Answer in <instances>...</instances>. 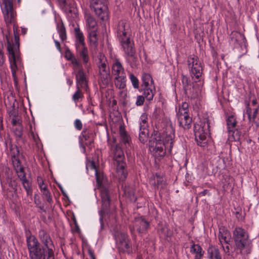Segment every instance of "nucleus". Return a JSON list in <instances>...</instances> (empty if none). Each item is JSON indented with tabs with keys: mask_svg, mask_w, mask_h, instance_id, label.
<instances>
[{
	"mask_svg": "<svg viewBox=\"0 0 259 259\" xmlns=\"http://www.w3.org/2000/svg\"><path fill=\"white\" fill-rule=\"evenodd\" d=\"M1 6L4 21L9 33L11 30V25H13V26L14 40L10 41L8 35H6L7 40V49L12 77L15 85L17 88L18 79L16 76V72L17 71H22L23 64L19 48V37L17 32L18 26L16 24L17 14L13 8L12 0H2Z\"/></svg>",
	"mask_w": 259,
	"mask_h": 259,
	"instance_id": "obj_1",
	"label": "nucleus"
},
{
	"mask_svg": "<svg viewBox=\"0 0 259 259\" xmlns=\"http://www.w3.org/2000/svg\"><path fill=\"white\" fill-rule=\"evenodd\" d=\"M175 138V130L171 126L167 127L166 131L161 135L160 133L154 132L149 141V147L156 156L163 157L166 151L170 152L173 147Z\"/></svg>",
	"mask_w": 259,
	"mask_h": 259,
	"instance_id": "obj_2",
	"label": "nucleus"
},
{
	"mask_svg": "<svg viewBox=\"0 0 259 259\" xmlns=\"http://www.w3.org/2000/svg\"><path fill=\"white\" fill-rule=\"evenodd\" d=\"M96 182L98 189L100 191V195L102 203L101 210L99 211L100 215V221L102 223L103 219V215L108 212L110 204V197L113 193L112 187L106 183V179L103 175L98 170L95 173Z\"/></svg>",
	"mask_w": 259,
	"mask_h": 259,
	"instance_id": "obj_3",
	"label": "nucleus"
},
{
	"mask_svg": "<svg viewBox=\"0 0 259 259\" xmlns=\"http://www.w3.org/2000/svg\"><path fill=\"white\" fill-rule=\"evenodd\" d=\"M188 66L189 69L190 74L192 78L195 82L193 83V91H191V96L193 98L198 97L202 89L201 84H198L202 74V66L201 62L198 58L193 55L189 56L187 60Z\"/></svg>",
	"mask_w": 259,
	"mask_h": 259,
	"instance_id": "obj_4",
	"label": "nucleus"
},
{
	"mask_svg": "<svg viewBox=\"0 0 259 259\" xmlns=\"http://www.w3.org/2000/svg\"><path fill=\"white\" fill-rule=\"evenodd\" d=\"M233 239L236 249L244 256L250 254L252 248V241L248 232L241 227H236L233 231Z\"/></svg>",
	"mask_w": 259,
	"mask_h": 259,
	"instance_id": "obj_5",
	"label": "nucleus"
},
{
	"mask_svg": "<svg viewBox=\"0 0 259 259\" xmlns=\"http://www.w3.org/2000/svg\"><path fill=\"white\" fill-rule=\"evenodd\" d=\"M97 65L99 70V76L103 84L108 85L111 80L110 68L105 55L100 53L98 56Z\"/></svg>",
	"mask_w": 259,
	"mask_h": 259,
	"instance_id": "obj_6",
	"label": "nucleus"
},
{
	"mask_svg": "<svg viewBox=\"0 0 259 259\" xmlns=\"http://www.w3.org/2000/svg\"><path fill=\"white\" fill-rule=\"evenodd\" d=\"M113 159L115 160L116 165V172L119 179L124 181L127 177V171L125 169L126 163L124 161V155L121 148L116 146L114 150Z\"/></svg>",
	"mask_w": 259,
	"mask_h": 259,
	"instance_id": "obj_7",
	"label": "nucleus"
},
{
	"mask_svg": "<svg viewBox=\"0 0 259 259\" xmlns=\"http://www.w3.org/2000/svg\"><path fill=\"white\" fill-rule=\"evenodd\" d=\"M210 125L208 120L200 124H194V132L197 145L205 147L207 144L206 136L209 132Z\"/></svg>",
	"mask_w": 259,
	"mask_h": 259,
	"instance_id": "obj_8",
	"label": "nucleus"
},
{
	"mask_svg": "<svg viewBox=\"0 0 259 259\" xmlns=\"http://www.w3.org/2000/svg\"><path fill=\"white\" fill-rule=\"evenodd\" d=\"M142 87L145 98L149 101L153 99L155 92L154 81L151 75L144 73L142 76Z\"/></svg>",
	"mask_w": 259,
	"mask_h": 259,
	"instance_id": "obj_9",
	"label": "nucleus"
},
{
	"mask_svg": "<svg viewBox=\"0 0 259 259\" xmlns=\"http://www.w3.org/2000/svg\"><path fill=\"white\" fill-rule=\"evenodd\" d=\"M90 3L91 8L101 20L104 21L108 19L107 0H91Z\"/></svg>",
	"mask_w": 259,
	"mask_h": 259,
	"instance_id": "obj_10",
	"label": "nucleus"
},
{
	"mask_svg": "<svg viewBox=\"0 0 259 259\" xmlns=\"http://www.w3.org/2000/svg\"><path fill=\"white\" fill-rule=\"evenodd\" d=\"M11 155L14 168L20 179L25 178L24 168L21 165L20 155L19 151L17 147L12 148L11 149Z\"/></svg>",
	"mask_w": 259,
	"mask_h": 259,
	"instance_id": "obj_11",
	"label": "nucleus"
},
{
	"mask_svg": "<svg viewBox=\"0 0 259 259\" xmlns=\"http://www.w3.org/2000/svg\"><path fill=\"white\" fill-rule=\"evenodd\" d=\"M119 41L126 58L128 59L131 58L134 61L136 59V51L134 41L131 39L130 37H128L121 39Z\"/></svg>",
	"mask_w": 259,
	"mask_h": 259,
	"instance_id": "obj_12",
	"label": "nucleus"
},
{
	"mask_svg": "<svg viewBox=\"0 0 259 259\" xmlns=\"http://www.w3.org/2000/svg\"><path fill=\"white\" fill-rule=\"evenodd\" d=\"M149 226V223L143 217H136L133 222V225L130 226L131 232L134 234L136 231L139 234H146Z\"/></svg>",
	"mask_w": 259,
	"mask_h": 259,
	"instance_id": "obj_13",
	"label": "nucleus"
},
{
	"mask_svg": "<svg viewBox=\"0 0 259 259\" xmlns=\"http://www.w3.org/2000/svg\"><path fill=\"white\" fill-rule=\"evenodd\" d=\"M116 33L118 40L130 37L131 29L127 21L122 20L118 22L116 28Z\"/></svg>",
	"mask_w": 259,
	"mask_h": 259,
	"instance_id": "obj_14",
	"label": "nucleus"
},
{
	"mask_svg": "<svg viewBox=\"0 0 259 259\" xmlns=\"http://www.w3.org/2000/svg\"><path fill=\"white\" fill-rule=\"evenodd\" d=\"M4 102L7 108L8 112L13 109H18V102L16 101L15 97L10 91L9 92L6 91L5 93Z\"/></svg>",
	"mask_w": 259,
	"mask_h": 259,
	"instance_id": "obj_15",
	"label": "nucleus"
},
{
	"mask_svg": "<svg viewBox=\"0 0 259 259\" xmlns=\"http://www.w3.org/2000/svg\"><path fill=\"white\" fill-rule=\"evenodd\" d=\"M244 35L238 31H233L229 36V43L234 47L242 46L246 42Z\"/></svg>",
	"mask_w": 259,
	"mask_h": 259,
	"instance_id": "obj_16",
	"label": "nucleus"
},
{
	"mask_svg": "<svg viewBox=\"0 0 259 259\" xmlns=\"http://www.w3.org/2000/svg\"><path fill=\"white\" fill-rule=\"evenodd\" d=\"M75 69H78L77 72L76 73V79L77 82V87L79 88H87V81L83 70L82 64H80V67H75Z\"/></svg>",
	"mask_w": 259,
	"mask_h": 259,
	"instance_id": "obj_17",
	"label": "nucleus"
},
{
	"mask_svg": "<svg viewBox=\"0 0 259 259\" xmlns=\"http://www.w3.org/2000/svg\"><path fill=\"white\" fill-rule=\"evenodd\" d=\"M46 249L41 247L37 239L33 238V259H45Z\"/></svg>",
	"mask_w": 259,
	"mask_h": 259,
	"instance_id": "obj_18",
	"label": "nucleus"
},
{
	"mask_svg": "<svg viewBox=\"0 0 259 259\" xmlns=\"http://www.w3.org/2000/svg\"><path fill=\"white\" fill-rule=\"evenodd\" d=\"M76 50L77 54L82 60L84 65H87L90 61L89 52L87 47L84 46H76Z\"/></svg>",
	"mask_w": 259,
	"mask_h": 259,
	"instance_id": "obj_19",
	"label": "nucleus"
},
{
	"mask_svg": "<svg viewBox=\"0 0 259 259\" xmlns=\"http://www.w3.org/2000/svg\"><path fill=\"white\" fill-rule=\"evenodd\" d=\"M112 73L115 77L126 75L124 69L118 59H116L112 65Z\"/></svg>",
	"mask_w": 259,
	"mask_h": 259,
	"instance_id": "obj_20",
	"label": "nucleus"
},
{
	"mask_svg": "<svg viewBox=\"0 0 259 259\" xmlns=\"http://www.w3.org/2000/svg\"><path fill=\"white\" fill-rule=\"evenodd\" d=\"M183 113L184 115H177L179 125L184 129H189L191 127L192 118L189 114H186L185 112Z\"/></svg>",
	"mask_w": 259,
	"mask_h": 259,
	"instance_id": "obj_21",
	"label": "nucleus"
},
{
	"mask_svg": "<svg viewBox=\"0 0 259 259\" xmlns=\"http://www.w3.org/2000/svg\"><path fill=\"white\" fill-rule=\"evenodd\" d=\"M9 114L11 119L12 124L13 125H18L21 124V118L18 113L17 109H13L9 111Z\"/></svg>",
	"mask_w": 259,
	"mask_h": 259,
	"instance_id": "obj_22",
	"label": "nucleus"
},
{
	"mask_svg": "<svg viewBox=\"0 0 259 259\" xmlns=\"http://www.w3.org/2000/svg\"><path fill=\"white\" fill-rule=\"evenodd\" d=\"M208 257L209 259H222L220 250L214 246H210L207 249Z\"/></svg>",
	"mask_w": 259,
	"mask_h": 259,
	"instance_id": "obj_23",
	"label": "nucleus"
},
{
	"mask_svg": "<svg viewBox=\"0 0 259 259\" xmlns=\"http://www.w3.org/2000/svg\"><path fill=\"white\" fill-rule=\"evenodd\" d=\"M65 58L68 61H71L73 67H80L81 64L77 59L71 53L69 48L66 49L65 53Z\"/></svg>",
	"mask_w": 259,
	"mask_h": 259,
	"instance_id": "obj_24",
	"label": "nucleus"
},
{
	"mask_svg": "<svg viewBox=\"0 0 259 259\" xmlns=\"http://www.w3.org/2000/svg\"><path fill=\"white\" fill-rule=\"evenodd\" d=\"M190 252L195 254V259H201L203 255L201 247L198 244L193 243L190 247Z\"/></svg>",
	"mask_w": 259,
	"mask_h": 259,
	"instance_id": "obj_25",
	"label": "nucleus"
},
{
	"mask_svg": "<svg viewBox=\"0 0 259 259\" xmlns=\"http://www.w3.org/2000/svg\"><path fill=\"white\" fill-rule=\"evenodd\" d=\"M74 31L76 38L75 47L85 45L84 36L82 32L80 31L79 28H75Z\"/></svg>",
	"mask_w": 259,
	"mask_h": 259,
	"instance_id": "obj_26",
	"label": "nucleus"
},
{
	"mask_svg": "<svg viewBox=\"0 0 259 259\" xmlns=\"http://www.w3.org/2000/svg\"><path fill=\"white\" fill-rule=\"evenodd\" d=\"M230 235L229 231L225 228L220 229L218 238L221 244L224 243L225 244H229L230 240L227 239V236Z\"/></svg>",
	"mask_w": 259,
	"mask_h": 259,
	"instance_id": "obj_27",
	"label": "nucleus"
},
{
	"mask_svg": "<svg viewBox=\"0 0 259 259\" xmlns=\"http://www.w3.org/2000/svg\"><path fill=\"white\" fill-rule=\"evenodd\" d=\"M57 30L61 41H65L67 39V34L65 27L62 21L60 23L57 24Z\"/></svg>",
	"mask_w": 259,
	"mask_h": 259,
	"instance_id": "obj_28",
	"label": "nucleus"
},
{
	"mask_svg": "<svg viewBox=\"0 0 259 259\" xmlns=\"http://www.w3.org/2000/svg\"><path fill=\"white\" fill-rule=\"evenodd\" d=\"M126 75L115 77V85L119 89H123L126 87Z\"/></svg>",
	"mask_w": 259,
	"mask_h": 259,
	"instance_id": "obj_29",
	"label": "nucleus"
},
{
	"mask_svg": "<svg viewBox=\"0 0 259 259\" xmlns=\"http://www.w3.org/2000/svg\"><path fill=\"white\" fill-rule=\"evenodd\" d=\"M82 135L84 140L88 141L90 144L94 142L95 133L93 131L84 130L82 132Z\"/></svg>",
	"mask_w": 259,
	"mask_h": 259,
	"instance_id": "obj_30",
	"label": "nucleus"
},
{
	"mask_svg": "<svg viewBox=\"0 0 259 259\" xmlns=\"http://www.w3.org/2000/svg\"><path fill=\"white\" fill-rule=\"evenodd\" d=\"M227 125L228 127V131L229 134H231V130L234 129L237 124V122L234 115H228L226 119Z\"/></svg>",
	"mask_w": 259,
	"mask_h": 259,
	"instance_id": "obj_31",
	"label": "nucleus"
},
{
	"mask_svg": "<svg viewBox=\"0 0 259 259\" xmlns=\"http://www.w3.org/2000/svg\"><path fill=\"white\" fill-rule=\"evenodd\" d=\"M118 248L121 251L131 254L132 253V248L130 244V240L122 242V243L118 245Z\"/></svg>",
	"mask_w": 259,
	"mask_h": 259,
	"instance_id": "obj_32",
	"label": "nucleus"
},
{
	"mask_svg": "<svg viewBox=\"0 0 259 259\" xmlns=\"http://www.w3.org/2000/svg\"><path fill=\"white\" fill-rule=\"evenodd\" d=\"M119 135L122 143L124 144H130L131 141L130 136L125 131L124 127L122 125L119 127Z\"/></svg>",
	"mask_w": 259,
	"mask_h": 259,
	"instance_id": "obj_33",
	"label": "nucleus"
},
{
	"mask_svg": "<svg viewBox=\"0 0 259 259\" xmlns=\"http://www.w3.org/2000/svg\"><path fill=\"white\" fill-rule=\"evenodd\" d=\"M23 112L24 113V123H25V124L27 126H29V133L31 136H32V126L31 124L30 117L29 116L28 112L27 111V109L25 107H24V108H23Z\"/></svg>",
	"mask_w": 259,
	"mask_h": 259,
	"instance_id": "obj_34",
	"label": "nucleus"
},
{
	"mask_svg": "<svg viewBox=\"0 0 259 259\" xmlns=\"http://www.w3.org/2000/svg\"><path fill=\"white\" fill-rule=\"evenodd\" d=\"M124 191L125 195L129 197L131 201H135L136 200L137 198L135 196V190L133 187H125Z\"/></svg>",
	"mask_w": 259,
	"mask_h": 259,
	"instance_id": "obj_35",
	"label": "nucleus"
},
{
	"mask_svg": "<svg viewBox=\"0 0 259 259\" xmlns=\"http://www.w3.org/2000/svg\"><path fill=\"white\" fill-rule=\"evenodd\" d=\"M140 128L139 140L142 143H146L148 139V130L147 128Z\"/></svg>",
	"mask_w": 259,
	"mask_h": 259,
	"instance_id": "obj_36",
	"label": "nucleus"
},
{
	"mask_svg": "<svg viewBox=\"0 0 259 259\" xmlns=\"http://www.w3.org/2000/svg\"><path fill=\"white\" fill-rule=\"evenodd\" d=\"M115 239L117 245L129 240L127 235L124 233H117L115 236Z\"/></svg>",
	"mask_w": 259,
	"mask_h": 259,
	"instance_id": "obj_37",
	"label": "nucleus"
},
{
	"mask_svg": "<svg viewBox=\"0 0 259 259\" xmlns=\"http://www.w3.org/2000/svg\"><path fill=\"white\" fill-rule=\"evenodd\" d=\"M234 141H239L242 136L240 131L237 129L231 130V134H229Z\"/></svg>",
	"mask_w": 259,
	"mask_h": 259,
	"instance_id": "obj_38",
	"label": "nucleus"
},
{
	"mask_svg": "<svg viewBox=\"0 0 259 259\" xmlns=\"http://www.w3.org/2000/svg\"><path fill=\"white\" fill-rule=\"evenodd\" d=\"M182 82L185 92V93H187L188 90H191V88H189L190 81L188 77L186 76L183 75L182 78Z\"/></svg>",
	"mask_w": 259,
	"mask_h": 259,
	"instance_id": "obj_39",
	"label": "nucleus"
},
{
	"mask_svg": "<svg viewBox=\"0 0 259 259\" xmlns=\"http://www.w3.org/2000/svg\"><path fill=\"white\" fill-rule=\"evenodd\" d=\"M87 23L90 28L95 29L97 26V22L93 17L91 15L87 16Z\"/></svg>",
	"mask_w": 259,
	"mask_h": 259,
	"instance_id": "obj_40",
	"label": "nucleus"
},
{
	"mask_svg": "<svg viewBox=\"0 0 259 259\" xmlns=\"http://www.w3.org/2000/svg\"><path fill=\"white\" fill-rule=\"evenodd\" d=\"M91 42L96 46L98 45V37L95 29H93L89 33Z\"/></svg>",
	"mask_w": 259,
	"mask_h": 259,
	"instance_id": "obj_41",
	"label": "nucleus"
},
{
	"mask_svg": "<svg viewBox=\"0 0 259 259\" xmlns=\"http://www.w3.org/2000/svg\"><path fill=\"white\" fill-rule=\"evenodd\" d=\"M12 129L15 135L18 137H21L22 135V124L18 125H12Z\"/></svg>",
	"mask_w": 259,
	"mask_h": 259,
	"instance_id": "obj_42",
	"label": "nucleus"
},
{
	"mask_svg": "<svg viewBox=\"0 0 259 259\" xmlns=\"http://www.w3.org/2000/svg\"><path fill=\"white\" fill-rule=\"evenodd\" d=\"M5 62V58L4 52L0 50V77H1L3 75L4 72V64Z\"/></svg>",
	"mask_w": 259,
	"mask_h": 259,
	"instance_id": "obj_43",
	"label": "nucleus"
},
{
	"mask_svg": "<svg viewBox=\"0 0 259 259\" xmlns=\"http://www.w3.org/2000/svg\"><path fill=\"white\" fill-rule=\"evenodd\" d=\"M30 231L28 232H26L27 235V243L28 248L29 251V256L31 259H32V246L31 244V242L32 241L31 235H29L28 233H30Z\"/></svg>",
	"mask_w": 259,
	"mask_h": 259,
	"instance_id": "obj_44",
	"label": "nucleus"
},
{
	"mask_svg": "<svg viewBox=\"0 0 259 259\" xmlns=\"http://www.w3.org/2000/svg\"><path fill=\"white\" fill-rule=\"evenodd\" d=\"M77 91L72 96V99L75 102H77L79 101V99H82L83 98V94L79 89V87H77Z\"/></svg>",
	"mask_w": 259,
	"mask_h": 259,
	"instance_id": "obj_45",
	"label": "nucleus"
},
{
	"mask_svg": "<svg viewBox=\"0 0 259 259\" xmlns=\"http://www.w3.org/2000/svg\"><path fill=\"white\" fill-rule=\"evenodd\" d=\"M141 122L140 123V128H147L148 123H147V115L143 114L141 116Z\"/></svg>",
	"mask_w": 259,
	"mask_h": 259,
	"instance_id": "obj_46",
	"label": "nucleus"
},
{
	"mask_svg": "<svg viewBox=\"0 0 259 259\" xmlns=\"http://www.w3.org/2000/svg\"><path fill=\"white\" fill-rule=\"evenodd\" d=\"M188 104L185 102L183 103L181 106V107L179 108V111L177 113V115H184V114L183 113L185 112L186 114H188Z\"/></svg>",
	"mask_w": 259,
	"mask_h": 259,
	"instance_id": "obj_47",
	"label": "nucleus"
},
{
	"mask_svg": "<svg viewBox=\"0 0 259 259\" xmlns=\"http://www.w3.org/2000/svg\"><path fill=\"white\" fill-rule=\"evenodd\" d=\"M130 79L132 82V85L135 89H138L139 88V81L138 78L133 74H130Z\"/></svg>",
	"mask_w": 259,
	"mask_h": 259,
	"instance_id": "obj_48",
	"label": "nucleus"
},
{
	"mask_svg": "<svg viewBox=\"0 0 259 259\" xmlns=\"http://www.w3.org/2000/svg\"><path fill=\"white\" fill-rule=\"evenodd\" d=\"M41 191L43 195L46 199L47 201L49 203H51V202L52 201V198L51 197V193L48 189V187H46L45 188H44V189L41 190Z\"/></svg>",
	"mask_w": 259,
	"mask_h": 259,
	"instance_id": "obj_49",
	"label": "nucleus"
},
{
	"mask_svg": "<svg viewBox=\"0 0 259 259\" xmlns=\"http://www.w3.org/2000/svg\"><path fill=\"white\" fill-rule=\"evenodd\" d=\"M86 168L87 170L93 169L96 172V170H98L97 167L95 164V163L93 160H88L86 164Z\"/></svg>",
	"mask_w": 259,
	"mask_h": 259,
	"instance_id": "obj_50",
	"label": "nucleus"
},
{
	"mask_svg": "<svg viewBox=\"0 0 259 259\" xmlns=\"http://www.w3.org/2000/svg\"><path fill=\"white\" fill-rule=\"evenodd\" d=\"M245 105H246V113L248 116L249 120L250 121H251V109L249 107V104H250L249 102L248 101H245Z\"/></svg>",
	"mask_w": 259,
	"mask_h": 259,
	"instance_id": "obj_51",
	"label": "nucleus"
},
{
	"mask_svg": "<svg viewBox=\"0 0 259 259\" xmlns=\"http://www.w3.org/2000/svg\"><path fill=\"white\" fill-rule=\"evenodd\" d=\"M37 184L38 185V187H39L40 191L42 189H44L46 187H47V184H45L44 182V181L41 177H38L37 179Z\"/></svg>",
	"mask_w": 259,
	"mask_h": 259,
	"instance_id": "obj_52",
	"label": "nucleus"
},
{
	"mask_svg": "<svg viewBox=\"0 0 259 259\" xmlns=\"http://www.w3.org/2000/svg\"><path fill=\"white\" fill-rule=\"evenodd\" d=\"M157 184L158 187L161 189H164L165 186V181L162 178L157 177Z\"/></svg>",
	"mask_w": 259,
	"mask_h": 259,
	"instance_id": "obj_53",
	"label": "nucleus"
},
{
	"mask_svg": "<svg viewBox=\"0 0 259 259\" xmlns=\"http://www.w3.org/2000/svg\"><path fill=\"white\" fill-rule=\"evenodd\" d=\"M145 97L143 96H138L137 98L136 105L137 106H142L143 105Z\"/></svg>",
	"mask_w": 259,
	"mask_h": 259,
	"instance_id": "obj_54",
	"label": "nucleus"
},
{
	"mask_svg": "<svg viewBox=\"0 0 259 259\" xmlns=\"http://www.w3.org/2000/svg\"><path fill=\"white\" fill-rule=\"evenodd\" d=\"M22 180L23 181V186H24L25 189L26 190V191H27V194H29V193L31 192V191L30 189V187L29 186L28 182L27 180H26L25 177Z\"/></svg>",
	"mask_w": 259,
	"mask_h": 259,
	"instance_id": "obj_55",
	"label": "nucleus"
},
{
	"mask_svg": "<svg viewBox=\"0 0 259 259\" xmlns=\"http://www.w3.org/2000/svg\"><path fill=\"white\" fill-rule=\"evenodd\" d=\"M74 125L75 128L78 130H80L82 128V123L79 119H76L74 122Z\"/></svg>",
	"mask_w": 259,
	"mask_h": 259,
	"instance_id": "obj_56",
	"label": "nucleus"
},
{
	"mask_svg": "<svg viewBox=\"0 0 259 259\" xmlns=\"http://www.w3.org/2000/svg\"><path fill=\"white\" fill-rule=\"evenodd\" d=\"M221 245L224 252L228 255H230V247L229 246V244H226V245H225L224 243H223L221 244Z\"/></svg>",
	"mask_w": 259,
	"mask_h": 259,
	"instance_id": "obj_57",
	"label": "nucleus"
},
{
	"mask_svg": "<svg viewBox=\"0 0 259 259\" xmlns=\"http://www.w3.org/2000/svg\"><path fill=\"white\" fill-rule=\"evenodd\" d=\"M73 223L75 226L74 228L73 229V231L76 232H79L80 231V229L77 223V221L75 217L73 218Z\"/></svg>",
	"mask_w": 259,
	"mask_h": 259,
	"instance_id": "obj_58",
	"label": "nucleus"
},
{
	"mask_svg": "<svg viewBox=\"0 0 259 259\" xmlns=\"http://www.w3.org/2000/svg\"><path fill=\"white\" fill-rule=\"evenodd\" d=\"M88 252L91 259H96L94 251L92 249L89 248L88 250Z\"/></svg>",
	"mask_w": 259,
	"mask_h": 259,
	"instance_id": "obj_59",
	"label": "nucleus"
},
{
	"mask_svg": "<svg viewBox=\"0 0 259 259\" xmlns=\"http://www.w3.org/2000/svg\"><path fill=\"white\" fill-rule=\"evenodd\" d=\"M3 116H2V111L1 109L0 108V131L3 130Z\"/></svg>",
	"mask_w": 259,
	"mask_h": 259,
	"instance_id": "obj_60",
	"label": "nucleus"
},
{
	"mask_svg": "<svg viewBox=\"0 0 259 259\" xmlns=\"http://www.w3.org/2000/svg\"><path fill=\"white\" fill-rule=\"evenodd\" d=\"M258 114V108H255L253 111L252 116L251 117V119L254 120L255 118L257 117Z\"/></svg>",
	"mask_w": 259,
	"mask_h": 259,
	"instance_id": "obj_61",
	"label": "nucleus"
},
{
	"mask_svg": "<svg viewBox=\"0 0 259 259\" xmlns=\"http://www.w3.org/2000/svg\"><path fill=\"white\" fill-rule=\"evenodd\" d=\"M54 42H55V46L57 48V49L60 51L61 52V46H60V44L59 43V42L56 40H54Z\"/></svg>",
	"mask_w": 259,
	"mask_h": 259,
	"instance_id": "obj_62",
	"label": "nucleus"
},
{
	"mask_svg": "<svg viewBox=\"0 0 259 259\" xmlns=\"http://www.w3.org/2000/svg\"><path fill=\"white\" fill-rule=\"evenodd\" d=\"M47 259H54L53 252L51 251H48Z\"/></svg>",
	"mask_w": 259,
	"mask_h": 259,
	"instance_id": "obj_63",
	"label": "nucleus"
},
{
	"mask_svg": "<svg viewBox=\"0 0 259 259\" xmlns=\"http://www.w3.org/2000/svg\"><path fill=\"white\" fill-rule=\"evenodd\" d=\"M35 202L36 204V206H37L38 208H39L41 210H43L44 211H45V210L44 209V205L39 204V203H37V202L36 200L35 201Z\"/></svg>",
	"mask_w": 259,
	"mask_h": 259,
	"instance_id": "obj_64",
	"label": "nucleus"
}]
</instances>
